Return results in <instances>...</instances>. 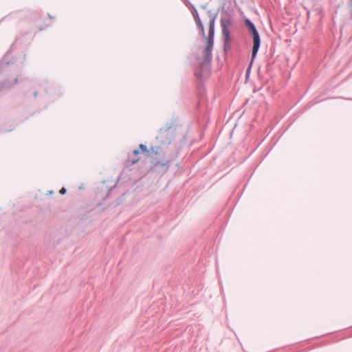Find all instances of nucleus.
<instances>
[{
    "label": "nucleus",
    "instance_id": "f257e3e1",
    "mask_svg": "<svg viewBox=\"0 0 352 352\" xmlns=\"http://www.w3.org/2000/svg\"><path fill=\"white\" fill-rule=\"evenodd\" d=\"M213 36H214V21L210 20L209 22V32L207 36H204L206 42V46L204 50V60L209 62L212 58V48L213 45Z\"/></svg>",
    "mask_w": 352,
    "mask_h": 352
},
{
    "label": "nucleus",
    "instance_id": "f03ea898",
    "mask_svg": "<svg viewBox=\"0 0 352 352\" xmlns=\"http://www.w3.org/2000/svg\"><path fill=\"white\" fill-rule=\"evenodd\" d=\"M245 24L250 30L252 36H253V47H252V60H253L259 49L260 47V37L258 32H257L256 28L254 24L251 23L249 20L245 21Z\"/></svg>",
    "mask_w": 352,
    "mask_h": 352
},
{
    "label": "nucleus",
    "instance_id": "7ed1b4c3",
    "mask_svg": "<svg viewBox=\"0 0 352 352\" xmlns=\"http://www.w3.org/2000/svg\"><path fill=\"white\" fill-rule=\"evenodd\" d=\"M221 23L222 28V34L224 36L226 43H228L230 40L228 28L231 25V23L228 19H222Z\"/></svg>",
    "mask_w": 352,
    "mask_h": 352
},
{
    "label": "nucleus",
    "instance_id": "20e7f679",
    "mask_svg": "<svg viewBox=\"0 0 352 352\" xmlns=\"http://www.w3.org/2000/svg\"><path fill=\"white\" fill-rule=\"evenodd\" d=\"M133 154L135 156H138V155H141L139 157V159L142 158H147L150 155V151L147 149V147L145 145L140 144L139 146V150L133 151Z\"/></svg>",
    "mask_w": 352,
    "mask_h": 352
},
{
    "label": "nucleus",
    "instance_id": "39448f33",
    "mask_svg": "<svg viewBox=\"0 0 352 352\" xmlns=\"http://www.w3.org/2000/svg\"><path fill=\"white\" fill-rule=\"evenodd\" d=\"M195 19L196 20V23L200 30V31L202 32V34L204 35V27L201 23V21L199 18V16H197V14L196 16H195Z\"/></svg>",
    "mask_w": 352,
    "mask_h": 352
},
{
    "label": "nucleus",
    "instance_id": "423d86ee",
    "mask_svg": "<svg viewBox=\"0 0 352 352\" xmlns=\"http://www.w3.org/2000/svg\"><path fill=\"white\" fill-rule=\"evenodd\" d=\"M65 192V188H62L60 190V194H64Z\"/></svg>",
    "mask_w": 352,
    "mask_h": 352
}]
</instances>
